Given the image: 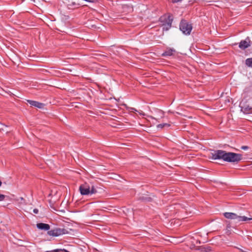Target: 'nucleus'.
<instances>
[{"mask_svg":"<svg viewBox=\"0 0 252 252\" xmlns=\"http://www.w3.org/2000/svg\"><path fill=\"white\" fill-rule=\"evenodd\" d=\"M211 158L213 159H222L227 162H235L240 161L242 159V156L234 153L216 150L211 153Z\"/></svg>","mask_w":252,"mask_h":252,"instance_id":"obj_1","label":"nucleus"},{"mask_svg":"<svg viewBox=\"0 0 252 252\" xmlns=\"http://www.w3.org/2000/svg\"><path fill=\"white\" fill-rule=\"evenodd\" d=\"M79 190L80 193L83 195H92L97 192V190L94 186L90 187L87 183L81 185L79 187Z\"/></svg>","mask_w":252,"mask_h":252,"instance_id":"obj_2","label":"nucleus"},{"mask_svg":"<svg viewBox=\"0 0 252 252\" xmlns=\"http://www.w3.org/2000/svg\"><path fill=\"white\" fill-rule=\"evenodd\" d=\"M161 22H163V30L167 31L171 26L173 19L171 15H165L160 17Z\"/></svg>","mask_w":252,"mask_h":252,"instance_id":"obj_3","label":"nucleus"},{"mask_svg":"<svg viewBox=\"0 0 252 252\" xmlns=\"http://www.w3.org/2000/svg\"><path fill=\"white\" fill-rule=\"evenodd\" d=\"M192 27L190 24L185 20L181 21L180 24V29L185 34L189 35L190 33Z\"/></svg>","mask_w":252,"mask_h":252,"instance_id":"obj_4","label":"nucleus"},{"mask_svg":"<svg viewBox=\"0 0 252 252\" xmlns=\"http://www.w3.org/2000/svg\"><path fill=\"white\" fill-rule=\"evenodd\" d=\"M68 231L64 228H56L54 229L48 231L47 233L49 235L54 237H57L61 235L67 234Z\"/></svg>","mask_w":252,"mask_h":252,"instance_id":"obj_5","label":"nucleus"},{"mask_svg":"<svg viewBox=\"0 0 252 252\" xmlns=\"http://www.w3.org/2000/svg\"><path fill=\"white\" fill-rule=\"evenodd\" d=\"M242 96L246 100L252 99V83L245 88Z\"/></svg>","mask_w":252,"mask_h":252,"instance_id":"obj_6","label":"nucleus"},{"mask_svg":"<svg viewBox=\"0 0 252 252\" xmlns=\"http://www.w3.org/2000/svg\"><path fill=\"white\" fill-rule=\"evenodd\" d=\"M240 105L241 108V111L243 112V113L246 114H250L252 113V107L249 106L248 105L243 102H241Z\"/></svg>","mask_w":252,"mask_h":252,"instance_id":"obj_7","label":"nucleus"},{"mask_svg":"<svg viewBox=\"0 0 252 252\" xmlns=\"http://www.w3.org/2000/svg\"><path fill=\"white\" fill-rule=\"evenodd\" d=\"M250 46V39L249 38H247L244 40H242L239 45V47L241 49H245Z\"/></svg>","mask_w":252,"mask_h":252,"instance_id":"obj_8","label":"nucleus"},{"mask_svg":"<svg viewBox=\"0 0 252 252\" xmlns=\"http://www.w3.org/2000/svg\"><path fill=\"white\" fill-rule=\"evenodd\" d=\"M27 101L31 105L38 108H43L44 106V104L43 103L36 101L28 100Z\"/></svg>","mask_w":252,"mask_h":252,"instance_id":"obj_9","label":"nucleus"},{"mask_svg":"<svg viewBox=\"0 0 252 252\" xmlns=\"http://www.w3.org/2000/svg\"><path fill=\"white\" fill-rule=\"evenodd\" d=\"M37 227L40 230H48L50 229V226L48 224L44 223H38L36 224Z\"/></svg>","mask_w":252,"mask_h":252,"instance_id":"obj_10","label":"nucleus"},{"mask_svg":"<svg viewBox=\"0 0 252 252\" xmlns=\"http://www.w3.org/2000/svg\"><path fill=\"white\" fill-rule=\"evenodd\" d=\"M175 52V50L173 48H167L164 53H162V56H170Z\"/></svg>","mask_w":252,"mask_h":252,"instance_id":"obj_11","label":"nucleus"},{"mask_svg":"<svg viewBox=\"0 0 252 252\" xmlns=\"http://www.w3.org/2000/svg\"><path fill=\"white\" fill-rule=\"evenodd\" d=\"M224 216L229 219L236 220L237 215L233 213L226 212L223 214Z\"/></svg>","mask_w":252,"mask_h":252,"instance_id":"obj_12","label":"nucleus"},{"mask_svg":"<svg viewBox=\"0 0 252 252\" xmlns=\"http://www.w3.org/2000/svg\"><path fill=\"white\" fill-rule=\"evenodd\" d=\"M236 220L238 222L246 221L247 220H252V218H248L246 216H240L237 215Z\"/></svg>","mask_w":252,"mask_h":252,"instance_id":"obj_13","label":"nucleus"},{"mask_svg":"<svg viewBox=\"0 0 252 252\" xmlns=\"http://www.w3.org/2000/svg\"><path fill=\"white\" fill-rule=\"evenodd\" d=\"M170 126H171V125L168 123H162V124L158 125L157 126V127L158 129H162L165 127H168Z\"/></svg>","mask_w":252,"mask_h":252,"instance_id":"obj_14","label":"nucleus"},{"mask_svg":"<svg viewBox=\"0 0 252 252\" xmlns=\"http://www.w3.org/2000/svg\"><path fill=\"white\" fill-rule=\"evenodd\" d=\"M246 64L250 67H252V58L247 59L246 60Z\"/></svg>","mask_w":252,"mask_h":252,"instance_id":"obj_15","label":"nucleus"},{"mask_svg":"<svg viewBox=\"0 0 252 252\" xmlns=\"http://www.w3.org/2000/svg\"><path fill=\"white\" fill-rule=\"evenodd\" d=\"M7 128V126L2 124H0V129L7 132L5 129Z\"/></svg>","mask_w":252,"mask_h":252,"instance_id":"obj_16","label":"nucleus"},{"mask_svg":"<svg viewBox=\"0 0 252 252\" xmlns=\"http://www.w3.org/2000/svg\"><path fill=\"white\" fill-rule=\"evenodd\" d=\"M5 196L3 194H0V201H3L4 200Z\"/></svg>","mask_w":252,"mask_h":252,"instance_id":"obj_17","label":"nucleus"},{"mask_svg":"<svg viewBox=\"0 0 252 252\" xmlns=\"http://www.w3.org/2000/svg\"><path fill=\"white\" fill-rule=\"evenodd\" d=\"M62 252V250L57 249V250H54L53 251H49L47 252Z\"/></svg>","mask_w":252,"mask_h":252,"instance_id":"obj_18","label":"nucleus"},{"mask_svg":"<svg viewBox=\"0 0 252 252\" xmlns=\"http://www.w3.org/2000/svg\"><path fill=\"white\" fill-rule=\"evenodd\" d=\"M241 149L244 150H247L249 149V147L248 146H243L241 147Z\"/></svg>","mask_w":252,"mask_h":252,"instance_id":"obj_19","label":"nucleus"},{"mask_svg":"<svg viewBox=\"0 0 252 252\" xmlns=\"http://www.w3.org/2000/svg\"><path fill=\"white\" fill-rule=\"evenodd\" d=\"M33 212L34 214H37L38 213V210L37 209H34L33 210Z\"/></svg>","mask_w":252,"mask_h":252,"instance_id":"obj_20","label":"nucleus"},{"mask_svg":"<svg viewBox=\"0 0 252 252\" xmlns=\"http://www.w3.org/2000/svg\"><path fill=\"white\" fill-rule=\"evenodd\" d=\"M150 118L151 119H153V120H156V121H157L155 118H154L152 116H150Z\"/></svg>","mask_w":252,"mask_h":252,"instance_id":"obj_21","label":"nucleus"},{"mask_svg":"<svg viewBox=\"0 0 252 252\" xmlns=\"http://www.w3.org/2000/svg\"><path fill=\"white\" fill-rule=\"evenodd\" d=\"M62 252H68V251H63V250H62Z\"/></svg>","mask_w":252,"mask_h":252,"instance_id":"obj_22","label":"nucleus"}]
</instances>
